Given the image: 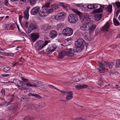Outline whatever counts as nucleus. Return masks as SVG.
<instances>
[{
  "mask_svg": "<svg viewBox=\"0 0 120 120\" xmlns=\"http://www.w3.org/2000/svg\"><path fill=\"white\" fill-rule=\"evenodd\" d=\"M19 63L18 62H17L13 64V65L14 66H16L18 65L19 64Z\"/></svg>",
  "mask_w": 120,
  "mask_h": 120,
  "instance_id": "obj_59",
  "label": "nucleus"
},
{
  "mask_svg": "<svg viewBox=\"0 0 120 120\" xmlns=\"http://www.w3.org/2000/svg\"><path fill=\"white\" fill-rule=\"evenodd\" d=\"M4 3L6 5H7L8 3V2L7 0H5L4 1Z\"/></svg>",
  "mask_w": 120,
  "mask_h": 120,
  "instance_id": "obj_58",
  "label": "nucleus"
},
{
  "mask_svg": "<svg viewBox=\"0 0 120 120\" xmlns=\"http://www.w3.org/2000/svg\"><path fill=\"white\" fill-rule=\"evenodd\" d=\"M94 9L97 8L98 7V6L96 4H93Z\"/></svg>",
  "mask_w": 120,
  "mask_h": 120,
  "instance_id": "obj_61",
  "label": "nucleus"
},
{
  "mask_svg": "<svg viewBox=\"0 0 120 120\" xmlns=\"http://www.w3.org/2000/svg\"><path fill=\"white\" fill-rule=\"evenodd\" d=\"M60 4H61V6L62 7L64 8H66L69 5H68L64 4V3H60Z\"/></svg>",
  "mask_w": 120,
  "mask_h": 120,
  "instance_id": "obj_45",
  "label": "nucleus"
},
{
  "mask_svg": "<svg viewBox=\"0 0 120 120\" xmlns=\"http://www.w3.org/2000/svg\"><path fill=\"white\" fill-rule=\"evenodd\" d=\"M68 94L66 97V99L68 100H69L72 99L73 97V94L72 91L68 92L67 93Z\"/></svg>",
  "mask_w": 120,
  "mask_h": 120,
  "instance_id": "obj_21",
  "label": "nucleus"
},
{
  "mask_svg": "<svg viewBox=\"0 0 120 120\" xmlns=\"http://www.w3.org/2000/svg\"><path fill=\"white\" fill-rule=\"evenodd\" d=\"M1 75L3 77H6L9 76V74H2Z\"/></svg>",
  "mask_w": 120,
  "mask_h": 120,
  "instance_id": "obj_56",
  "label": "nucleus"
},
{
  "mask_svg": "<svg viewBox=\"0 0 120 120\" xmlns=\"http://www.w3.org/2000/svg\"><path fill=\"white\" fill-rule=\"evenodd\" d=\"M66 15L64 12L60 13L56 16L55 19L56 20H60L63 18Z\"/></svg>",
  "mask_w": 120,
  "mask_h": 120,
  "instance_id": "obj_12",
  "label": "nucleus"
},
{
  "mask_svg": "<svg viewBox=\"0 0 120 120\" xmlns=\"http://www.w3.org/2000/svg\"><path fill=\"white\" fill-rule=\"evenodd\" d=\"M116 67L117 68L120 67V59L116 60Z\"/></svg>",
  "mask_w": 120,
  "mask_h": 120,
  "instance_id": "obj_35",
  "label": "nucleus"
},
{
  "mask_svg": "<svg viewBox=\"0 0 120 120\" xmlns=\"http://www.w3.org/2000/svg\"><path fill=\"white\" fill-rule=\"evenodd\" d=\"M33 96L35 97V98L40 99L42 98V97L40 96L39 94H37L35 93L33 94Z\"/></svg>",
  "mask_w": 120,
  "mask_h": 120,
  "instance_id": "obj_44",
  "label": "nucleus"
},
{
  "mask_svg": "<svg viewBox=\"0 0 120 120\" xmlns=\"http://www.w3.org/2000/svg\"><path fill=\"white\" fill-rule=\"evenodd\" d=\"M104 81L102 79H100L99 81V85L101 86H102L104 85Z\"/></svg>",
  "mask_w": 120,
  "mask_h": 120,
  "instance_id": "obj_40",
  "label": "nucleus"
},
{
  "mask_svg": "<svg viewBox=\"0 0 120 120\" xmlns=\"http://www.w3.org/2000/svg\"><path fill=\"white\" fill-rule=\"evenodd\" d=\"M84 119H83V120H87V118L86 116L85 115H84L83 116Z\"/></svg>",
  "mask_w": 120,
  "mask_h": 120,
  "instance_id": "obj_63",
  "label": "nucleus"
},
{
  "mask_svg": "<svg viewBox=\"0 0 120 120\" xmlns=\"http://www.w3.org/2000/svg\"><path fill=\"white\" fill-rule=\"evenodd\" d=\"M113 22L114 24L116 26L119 25V22L115 18H114Z\"/></svg>",
  "mask_w": 120,
  "mask_h": 120,
  "instance_id": "obj_43",
  "label": "nucleus"
},
{
  "mask_svg": "<svg viewBox=\"0 0 120 120\" xmlns=\"http://www.w3.org/2000/svg\"><path fill=\"white\" fill-rule=\"evenodd\" d=\"M34 82L36 83L37 86H40L42 85V82L41 81H38L37 80H34Z\"/></svg>",
  "mask_w": 120,
  "mask_h": 120,
  "instance_id": "obj_30",
  "label": "nucleus"
},
{
  "mask_svg": "<svg viewBox=\"0 0 120 120\" xmlns=\"http://www.w3.org/2000/svg\"><path fill=\"white\" fill-rule=\"evenodd\" d=\"M29 16L28 10H25L24 13V17L25 19L27 20L29 18Z\"/></svg>",
  "mask_w": 120,
  "mask_h": 120,
  "instance_id": "obj_24",
  "label": "nucleus"
},
{
  "mask_svg": "<svg viewBox=\"0 0 120 120\" xmlns=\"http://www.w3.org/2000/svg\"><path fill=\"white\" fill-rule=\"evenodd\" d=\"M100 5V7L99 9H96L94 10V11L95 13H99L103 12V10L104 9L105 6L101 4H98Z\"/></svg>",
  "mask_w": 120,
  "mask_h": 120,
  "instance_id": "obj_14",
  "label": "nucleus"
},
{
  "mask_svg": "<svg viewBox=\"0 0 120 120\" xmlns=\"http://www.w3.org/2000/svg\"><path fill=\"white\" fill-rule=\"evenodd\" d=\"M17 83H15L16 85L21 90H25L26 88L25 86L22 84V83L23 82L22 81H20L18 79L16 80Z\"/></svg>",
  "mask_w": 120,
  "mask_h": 120,
  "instance_id": "obj_7",
  "label": "nucleus"
},
{
  "mask_svg": "<svg viewBox=\"0 0 120 120\" xmlns=\"http://www.w3.org/2000/svg\"><path fill=\"white\" fill-rule=\"evenodd\" d=\"M46 105V104L45 103L41 102L40 103L39 105L38 106L41 108H42L43 107H45Z\"/></svg>",
  "mask_w": 120,
  "mask_h": 120,
  "instance_id": "obj_36",
  "label": "nucleus"
},
{
  "mask_svg": "<svg viewBox=\"0 0 120 120\" xmlns=\"http://www.w3.org/2000/svg\"><path fill=\"white\" fill-rule=\"evenodd\" d=\"M87 85H83V88H87Z\"/></svg>",
  "mask_w": 120,
  "mask_h": 120,
  "instance_id": "obj_62",
  "label": "nucleus"
},
{
  "mask_svg": "<svg viewBox=\"0 0 120 120\" xmlns=\"http://www.w3.org/2000/svg\"><path fill=\"white\" fill-rule=\"evenodd\" d=\"M40 10V8L39 7H36L31 10V12L32 14L34 15L38 13Z\"/></svg>",
  "mask_w": 120,
  "mask_h": 120,
  "instance_id": "obj_13",
  "label": "nucleus"
},
{
  "mask_svg": "<svg viewBox=\"0 0 120 120\" xmlns=\"http://www.w3.org/2000/svg\"><path fill=\"white\" fill-rule=\"evenodd\" d=\"M25 85H26L27 86H28L31 87H37V86L36 84H35L34 85H33L30 83H28L26 84L24 83Z\"/></svg>",
  "mask_w": 120,
  "mask_h": 120,
  "instance_id": "obj_41",
  "label": "nucleus"
},
{
  "mask_svg": "<svg viewBox=\"0 0 120 120\" xmlns=\"http://www.w3.org/2000/svg\"><path fill=\"white\" fill-rule=\"evenodd\" d=\"M4 54H6L7 55H8V56H13L15 54L13 53H11L10 52L9 53H4Z\"/></svg>",
  "mask_w": 120,
  "mask_h": 120,
  "instance_id": "obj_50",
  "label": "nucleus"
},
{
  "mask_svg": "<svg viewBox=\"0 0 120 120\" xmlns=\"http://www.w3.org/2000/svg\"><path fill=\"white\" fill-rule=\"evenodd\" d=\"M109 26L108 23H106L101 28L102 31H108V29L109 28Z\"/></svg>",
  "mask_w": 120,
  "mask_h": 120,
  "instance_id": "obj_20",
  "label": "nucleus"
},
{
  "mask_svg": "<svg viewBox=\"0 0 120 120\" xmlns=\"http://www.w3.org/2000/svg\"><path fill=\"white\" fill-rule=\"evenodd\" d=\"M97 27L96 24H93V22L90 21L86 20L83 24V30H89V33L91 34L94 32Z\"/></svg>",
  "mask_w": 120,
  "mask_h": 120,
  "instance_id": "obj_2",
  "label": "nucleus"
},
{
  "mask_svg": "<svg viewBox=\"0 0 120 120\" xmlns=\"http://www.w3.org/2000/svg\"><path fill=\"white\" fill-rule=\"evenodd\" d=\"M76 6L79 7L81 8L82 6V4H76Z\"/></svg>",
  "mask_w": 120,
  "mask_h": 120,
  "instance_id": "obj_54",
  "label": "nucleus"
},
{
  "mask_svg": "<svg viewBox=\"0 0 120 120\" xmlns=\"http://www.w3.org/2000/svg\"><path fill=\"white\" fill-rule=\"evenodd\" d=\"M68 19L70 23H74L77 21L78 18L76 15L74 14H70L68 16Z\"/></svg>",
  "mask_w": 120,
  "mask_h": 120,
  "instance_id": "obj_3",
  "label": "nucleus"
},
{
  "mask_svg": "<svg viewBox=\"0 0 120 120\" xmlns=\"http://www.w3.org/2000/svg\"><path fill=\"white\" fill-rule=\"evenodd\" d=\"M70 49L69 50V51L67 52H66L64 51H61L58 54L57 57L59 58H62L66 55H67L68 56L70 57H72L73 56H70L71 52H70Z\"/></svg>",
  "mask_w": 120,
  "mask_h": 120,
  "instance_id": "obj_4",
  "label": "nucleus"
},
{
  "mask_svg": "<svg viewBox=\"0 0 120 120\" xmlns=\"http://www.w3.org/2000/svg\"><path fill=\"white\" fill-rule=\"evenodd\" d=\"M115 4L116 5L117 8H119V9L120 10V2H116L115 3Z\"/></svg>",
  "mask_w": 120,
  "mask_h": 120,
  "instance_id": "obj_39",
  "label": "nucleus"
},
{
  "mask_svg": "<svg viewBox=\"0 0 120 120\" xmlns=\"http://www.w3.org/2000/svg\"><path fill=\"white\" fill-rule=\"evenodd\" d=\"M71 10L75 13L77 14L79 17L81 21H82V13L78 11L77 9L75 8H72Z\"/></svg>",
  "mask_w": 120,
  "mask_h": 120,
  "instance_id": "obj_10",
  "label": "nucleus"
},
{
  "mask_svg": "<svg viewBox=\"0 0 120 120\" xmlns=\"http://www.w3.org/2000/svg\"><path fill=\"white\" fill-rule=\"evenodd\" d=\"M32 40L33 42L35 41L39 37V36L38 33H33L31 35Z\"/></svg>",
  "mask_w": 120,
  "mask_h": 120,
  "instance_id": "obj_17",
  "label": "nucleus"
},
{
  "mask_svg": "<svg viewBox=\"0 0 120 120\" xmlns=\"http://www.w3.org/2000/svg\"><path fill=\"white\" fill-rule=\"evenodd\" d=\"M28 104H27L26 106V108H27L28 109H31V107H30V106H28Z\"/></svg>",
  "mask_w": 120,
  "mask_h": 120,
  "instance_id": "obj_64",
  "label": "nucleus"
},
{
  "mask_svg": "<svg viewBox=\"0 0 120 120\" xmlns=\"http://www.w3.org/2000/svg\"><path fill=\"white\" fill-rule=\"evenodd\" d=\"M73 80L75 82H78L80 80V79L79 78V76H77L73 77Z\"/></svg>",
  "mask_w": 120,
  "mask_h": 120,
  "instance_id": "obj_34",
  "label": "nucleus"
},
{
  "mask_svg": "<svg viewBox=\"0 0 120 120\" xmlns=\"http://www.w3.org/2000/svg\"><path fill=\"white\" fill-rule=\"evenodd\" d=\"M75 86L76 89L77 90H80L82 88V84H75Z\"/></svg>",
  "mask_w": 120,
  "mask_h": 120,
  "instance_id": "obj_29",
  "label": "nucleus"
},
{
  "mask_svg": "<svg viewBox=\"0 0 120 120\" xmlns=\"http://www.w3.org/2000/svg\"><path fill=\"white\" fill-rule=\"evenodd\" d=\"M28 106H29L31 107V109L33 108H36L38 107V105L33 104H30L28 103Z\"/></svg>",
  "mask_w": 120,
  "mask_h": 120,
  "instance_id": "obj_32",
  "label": "nucleus"
},
{
  "mask_svg": "<svg viewBox=\"0 0 120 120\" xmlns=\"http://www.w3.org/2000/svg\"><path fill=\"white\" fill-rule=\"evenodd\" d=\"M47 10V12H48V15L49 13H51L54 10L52 8H49V9H46Z\"/></svg>",
  "mask_w": 120,
  "mask_h": 120,
  "instance_id": "obj_47",
  "label": "nucleus"
},
{
  "mask_svg": "<svg viewBox=\"0 0 120 120\" xmlns=\"http://www.w3.org/2000/svg\"><path fill=\"white\" fill-rule=\"evenodd\" d=\"M120 12V10L118 9L116 11V16L117 17L119 13Z\"/></svg>",
  "mask_w": 120,
  "mask_h": 120,
  "instance_id": "obj_55",
  "label": "nucleus"
},
{
  "mask_svg": "<svg viewBox=\"0 0 120 120\" xmlns=\"http://www.w3.org/2000/svg\"><path fill=\"white\" fill-rule=\"evenodd\" d=\"M56 46L55 45H53L48 47L46 50L47 54H49L53 52L56 49Z\"/></svg>",
  "mask_w": 120,
  "mask_h": 120,
  "instance_id": "obj_8",
  "label": "nucleus"
},
{
  "mask_svg": "<svg viewBox=\"0 0 120 120\" xmlns=\"http://www.w3.org/2000/svg\"><path fill=\"white\" fill-rule=\"evenodd\" d=\"M112 6L111 4H109L106 8H104L108 12L111 13L112 11Z\"/></svg>",
  "mask_w": 120,
  "mask_h": 120,
  "instance_id": "obj_22",
  "label": "nucleus"
},
{
  "mask_svg": "<svg viewBox=\"0 0 120 120\" xmlns=\"http://www.w3.org/2000/svg\"><path fill=\"white\" fill-rule=\"evenodd\" d=\"M8 109L9 110H15L16 109V106H15L14 104L9 105L8 107Z\"/></svg>",
  "mask_w": 120,
  "mask_h": 120,
  "instance_id": "obj_26",
  "label": "nucleus"
},
{
  "mask_svg": "<svg viewBox=\"0 0 120 120\" xmlns=\"http://www.w3.org/2000/svg\"><path fill=\"white\" fill-rule=\"evenodd\" d=\"M30 29L28 28V32L30 33L31 32V31L33 30H35L38 28V26L36 24L34 23H32L30 25Z\"/></svg>",
  "mask_w": 120,
  "mask_h": 120,
  "instance_id": "obj_11",
  "label": "nucleus"
},
{
  "mask_svg": "<svg viewBox=\"0 0 120 120\" xmlns=\"http://www.w3.org/2000/svg\"><path fill=\"white\" fill-rule=\"evenodd\" d=\"M57 35V32L55 30H52L50 32L49 36L51 38H53L56 37Z\"/></svg>",
  "mask_w": 120,
  "mask_h": 120,
  "instance_id": "obj_18",
  "label": "nucleus"
},
{
  "mask_svg": "<svg viewBox=\"0 0 120 120\" xmlns=\"http://www.w3.org/2000/svg\"><path fill=\"white\" fill-rule=\"evenodd\" d=\"M19 98L22 101H26L28 100L27 96L25 95H21Z\"/></svg>",
  "mask_w": 120,
  "mask_h": 120,
  "instance_id": "obj_19",
  "label": "nucleus"
},
{
  "mask_svg": "<svg viewBox=\"0 0 120 120\" xmlns=\"http://www.w3.org/2000/svg\"><path fill=\"white\" fill-rule=\"evenodd\" d=\"M59 7L60 6L59 5L56 4H53L51 6V8H52L54 10H57L59 9L60 8Z\"/></svg>",
  "mask_w": 120,
  "mask_h": 120,
  "instance_id": "obj_27",
  "label": "nucleus"
},
{
  "mask_svg": "<svg viewBox=\"0 0 120 120\" xmlns=\"http://www.w3.org/2000/svg\"><path fill=\"white\" fill-rule=\"evenodd\" d=\"M21 34L22 35L25 36L26 35V34L24 32H22L21 33Z\"/></svg>",
  "mask_w": 120,
  "mask_h": 120,
  "instance_id": "obj_60",
  "label": "nucleus"
},
{
  "mask_svg": "<svg viewBox=\"0 0 120 120\" xmlns=\"http://www.w3.org/2000/svg\"><path fill=\"white\" fill-rule=\"evenodd\" d=\"M46 9H44L41 10L39 13V16L41 17L46 16L48 15V12Z\"/></svg>",
  "mask_w": 120,
  "mask_h": 120,
  "instance_id": "obj_9",
  "label": "nucleus"
},
{
  "mask_svg": "<svg viewBox=\"0 0 120 120\" xmlns=\"http://www.w3.org/2000/svg\"><path fill=\"white\" fill-rule=\"evenodd\" d=\"M10 69V67L8 66H5L3 69V71L4 72H7Z\"/></svg>",
  "mask_w": 120,
  "mask_h": 120,
  "instance_id": "obj_38",
  "label": "nucleus"
},
{
  "mask_svg": "<svg viewBox=\"0 0 120 120\" xmlns=\"http://www.w3.org/2000/svg\"><path fill=\"white\" fill-rule=\"evenodd\" d=\"M49 42L48 41H45L44 42L42 41H39L37 42V44L43 48L44 46L47 45Z\"/></svg>",
  "mask_w": 120,
  "mask_h": 120,
  "instance_id": "obj_15",
  "label": "nucleus"
},
{
  "mask_svg": "<svg viewBox=\"0 0 120 120\" xmlns=\"http://www.w3.org/2000/svg\"><path fill=\"white\" fill-rule=\"evenodd\" d=\"M102 14H97L95 16V20L96 21H99L102 17Z\"/></svg>",
  "mask_w": 120,
  "mask_h": 120,
  "instance_id": "obj_28",
  "label": "nucleus"
},
{
  "mask_svg": "<svg viewBox=\"0 0 120 120\" xmlns=\"http://www.w3.org/2000/svg\"><path fill=\"white\" fill-rule=\"evenodd\" d=\"M37 0H29V2L31 5H33L36 3Z\"/></svg>",
  "mask_w": 120,
  "mask_h": 120,
  "instance_id": "obj_37",
  "label": "nucleus"
},
{
  "mask_svg": "<svg viewBox=\"0 0 120 120\" xmlns=\"http://www.w3.org/2000/svg\"><path fill=\"white\" fill-rule=\"evenodd\" d=\"M35 49L37 51H39L41 49H42V48L41 46H40L38 45L37 43L34 46Z\"/></svg>",
  "mask_w": 120,
  "mask_h": 120,
  "instance_id": "obj_33",
  "label": "nucleus"
},
{
  "mask_svg": "<svg viewBox=\"0 0 120 120\" xmlns=\"http://www.w3.org/2000/svg\"><path fill=\"white\" fill-rule=\"evenodd\" d=\"M88 34L87 32H84V34L83 35V36H84V38L86 40H89Z\"/></svg>",
  "mask_w": 120,
  "mask_h": 120,
  "instance_id": "obj_31",
  "label": "nucleus"
},
{
  "mask_svg": "<svg viewBox=\"0 0 120 120\" xmlns=\"http://www.w3.org/2000/svg\"><path fill=\"white\" fill-rule=\"evenodd\" d=\"M118 72H109V74L110 76H112L113 75H115Z\"/></svg>",
  "mask_w": 120,
  "mask_h": 120,
  "instance_id": "obj_49",
  "label": "nucleus"
},
{
  "mask_svg": "<svg viewBox=\"0 0 120 120\" xmlns=\"http://www.w3.org/2000/svg\"><path fill=\"white\" fill-rule=\"evenodd\" d=\"M50 4V3L49 2H48L46 3L44 6L43 7V8L44 9H47L49 7V5Z\"/></svg>",
  "mask_w": 120,
  "mask_h": 120,
  "instance_id": "obj_42",
  "label": "nucleus"
},
{
  "mask_svg": "<svg viewBox=\"0 0 120 120\" xmlns=\"http://www.w3.org/2000/svg\"><path fill=\"white\" fill-rule=\"evenodd\" d=\"M75 47L73 49H70V52L71 54L70 55V56H74V52H80L82 49V38H79L75 42Z\"/></svg>",
  "mask_w": 120,
  "mask_h": 120,
  "instance_id": "obj_1",
  "label": "nucleus"
},
{
  "mask_svg": "<svg viewBox=\"0 0 120 120\" xmlns=\"http://www.w3.org/2000/svg\"><path fill=\"white\" fill-rule=\"evenodd\" d=\"M24 26L26 28H27L28 26V23L26 21L24 22H23Z\"/></svg>",
  "mask_w": 120,
  "mask_h": 120,
  "instance_id": "obj_46",
  "label": "nucleus"
},
{
  "mask_svg": "<svg viewBox=\"0 0 120 120\" xmlns=\"http://www.w3.org/2000/svg\"><path fill=\"white\" fill-rule=\"evenodd\" d=\"M48 86L50 88H54L56 90H58V89L55 87L54 86L52 85H48Z\"/></svg>",
  "mask_w": 120,
  "mask_h": 120,
  "instance_id": "obj_51",
  "label": "nucleus"
},
{
  "mask_svg": "<svg viewBox=\"0 0 120 120\" xmlns=\"http://www.w3.org/2000/svg\"><path fill=\"white\" fill-rule=\"evenodd\" d=\"M73 31L70 28L67 27L64 29L62 32V34L66 36H70L72 35Z\"/></svg>",
  "mask_w": 120,
  "mask_h": 120,
  "instance_id": "obj_5",
  "label": "nucleus"
},
{
  "mask_svg": "<svg viewBox=\"0 0 120 120\" xmlns=\"http://www.w3.org/2000/svg\"><path fill=\"white\" fill-rule=\"evenodd\" d=\"M87 8L89 9H94L93 4L89 5L87 6Z\"/></svg>",
  "mask_w": 120,
  "mask_h": 120,
  "instance_id": "obj_48",
  "label": "nucleus"
},
{
  "mask_svg": "<svg viewBox=\"0 0 120 120\" xmlns=\"http://www.w3.org/2000/svg\"><path fill=\"white\" fill-rule=\"evenodd\" d=\"M22 79L24 82H27L28 81V79H25L23 77H22Z\"/></svg>",
  "mask_w": 120,
  "mask_h": 120,
  "instance_id": "obj_53",
  "label": "nucleus"
},
{
  "mask_svg": "<svg viewBox=\"0 0 120 120\" xmlns=\"http://www.w3.org/2000/svg\"><path fill=\"white\" fill-rule=\"evenodd\" d=\"M1 92L2 94V95L4 96L5 94V90L4 89H2L1 90Z\"/></svg>",
  "mask_w": 120,
  "mask_h": 120,
  "instance_id": "obj_52",
  "label": "nucleus"
},
{
  "mask_svg": "<svg viewBox=\"0 0 120 120\" xmlns=\"http://www.w3.org/2000/svg\"><path fill=\"white\" fill-rule=\"evenodd\" d=\"M105 64L106 65V66L107 67H108L109 68H111L113 65H114L115 63L113 62H110L109 63H107L105 62Z\"/></svg>",
  "mask_w": 120,
  "mask_h": 120,
  "instance_id": "obj_23",
  "label": "nucleus"
},
{
  "mask_svg": "<svg viewBox=\"0 0 120 120\" xmlns=\"http://www.w3.org/2000/svg\"><path fill=\"white\" fill-rule=\"evenodd\" d=\"M57 90L60 91L61 93H63V94H67L68 92H65L64 91L60 90L59 89H58V90Z\"/></svg>",
  "mask_w": 120,
  "mask_h": 120,
  "instance_id": "obj_57",
  "label": "nucleus"
},
{
  "mask_svg": "<svg viewBox=\"0 0 120 120\" xmlns=\"http://www.w3.org/2000/svg\"><path fill=\"white\" fill-rule=\"evenodd\" d=\"M104 61V62H99L98 63V65L99 66L100 68L101 69H98V70L99 71V72L100 73L101 75H104V72H103V70L105 68V64Z\"/></svg>",
  "mask_w": 120,
  "mask_h": 120,
  "instance_id": "obj_6",
  "label": "nucleus"
},
{
  "mask_svg": "<svg viewBox=\"0 0 120 120\" xmlns=\"http://www.w3.org/2000/svg\"><path fill=\"white\" fill-rule=\"evenodd\" d=\"M51 28V26L49 24H46L42 26H41V29L44 31H47L49 30Z\"/></svg>",
  "mask_w": 120,
  "mask_h": 120,
  "instance_id": "obj_16",
  "label": "nucleus"
},
{
  "mask_svg": "<svg viewBox=\"0 0 120 120\" xmlns=\"http://www.w3.org/2000/svg\"><path fill=\"white\" fill-rule=\"evenodd\" d=\"M15 96L14 94H10L8 96L7 98V99L10 101L12 102L14 99Z\"/></svg>",
  "mask_w": 120,
  "mask_h": 120,
  "instance_id": "obj_25",
  "label": "nucleus"
}]
</instances>
